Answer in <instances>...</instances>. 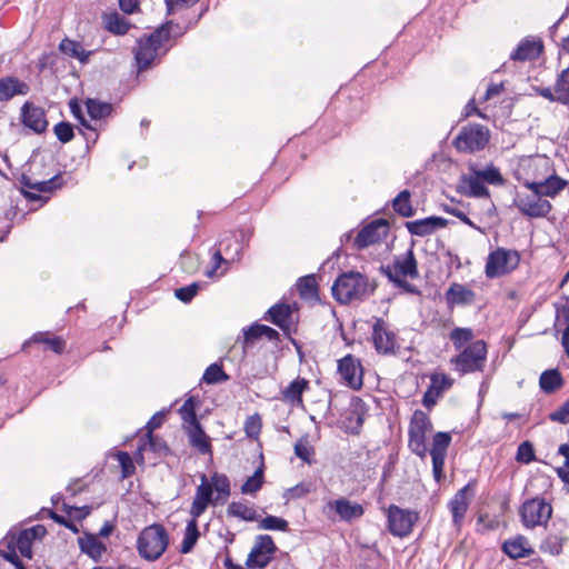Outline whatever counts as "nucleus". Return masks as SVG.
<instances>
[{"instance_id": "obj_62", "label": "nucleus", "mask_w": 569, "mask_h": 569, "mask_svg": "<svg viewBox=\"0 0 569 569\" xmlns=\"http://www.w3.org/2000/svg\"><path fill=\"white\" fill-rule=\"evenodd\" d=\"M199 0H164L167 7V14H173L186 8L192 7Z\"/></svg>"}, {"instance_id": "obj_60", "label": "nucleus", "mask_w": 569, "mask_h": 569, "mask_svg": "<svg viewBox=\"0 0 569 569\" xmlns=\"http://www.w3.org/2000/svg\"><path fill=\"white\" fill-rule=\"evenodd\" d=\"M541 551L558 556L562 550V543L557 536L548 537L540 547Z\"/></svg>"}, {"instance_id": "obj_26", "label": "nucleus", "mask_w": 569, "mask_h": 569, "mask_svg": "<svg viewBox=\"0 0 569 569\" xmlns=\"http://www.w3.org/2000/svg\"><path fill=\"white\" fill-rule=\"evenodd\" d=\"M29 90V86L16 77L0 78V102H7L18 94L24 96Z\"/></svg>"}, {"instance_id": "obj_51", "label": "nucleus", "mask_w": 569, "mask_h": 569, "mask_svg": "<svg viewBox=\"0 0 569 569\" xmlns=\"http://www.w3.org/2000/svg\"><path fill=\"white\" fill-rule=\"evenodd\" d=\"M32 539L28 536L27 532H23V530H21L17 538H16V542H14V546L12 548L18 549L19 552L21 553V556L26 557V558H31L32 557V548H31V545H32Z\"/></svg>"}, {"instance_id": "obj_25", "label": "nucleus", "mask_w": 569, "mask_h": 569, "mask_svg": "<svg viewBox=\"0 0 569 569\" xmlns=\"http://www.w3.org/2000/svg\"><path fill=\"white\" fill-rule=\"evenodd\" d=\"M449 306H470L476 301V293L461 283L453 282L446 291Z\"/></svg>"}, {"instance_id": "obj_35", "label": "nucleus", "mask_w": 569, "mask_h": 569, "mask_svg": "<svg viewBox=\"0 0 569 569\" xmlns=\"http://www.w3.org/2000/svg\"><path fill=\"white\" fill-rule=\"evenodd\" d=\"M197 519L198 518L191 517V519L187 522L183 539L180 546L181 553L191 552L200 537Z\"/></svg>"}, {"instance_id": "obj_37", "label": "nucleus", "mask_w": 569, "mask_h": 569, "mask_svg": "<svg viewBox=\"0 0 569 569\" xmlns=\"http://www.w3.org/2000/svg\"><path fill=\"white\" fill-rule=\"evenodd\" d=\"M470 171L489 184L502 186L505 183V179L500 170L493 164H489L483 169H477L475 166H470Z\"/></svg>"}, {"instance_id": "obj_30", "label": "nucleus", "mask_w": 569, "mask_h": 569, "mask_svg": "<svg viewBox=\"0 0 569 569\" xmlns=\"http://www.w3.org/2000/svg\"><path fill=\"white\" fill-rule=\"evenodd\" d=\"M21 183L23 187L28 189H32L37 192H52L62 187V177L61 174H56L52 178L44 181H36L33 182L30 178L22 176Z\"/></svg>"}, {"instance_id": "obj_29", "label": "nucleus", "mask_w": 569, "mask_h": 569, "mask_svg": "<svg viewBox=\"0 0 569 569\" xmlns=\"http://www.w3.org/2000/svg\"><path fill=\"white\" fill-rule=\"evenodd\" d=\"M526 543V538L519 536L516 539L505 541L502 545V550L512 559L526 558L533 553V550L531 548H527Z\"/></svg>"}, {"instance_id": "obj_57", "label": "nucleus", "mask_w": 569, "mask_h": 569, "mask_svg": "<svg viewBox=\"0 0 569 569\" xmlns=\"http://www.w3.org/2000/svg\"><path fill=\"white\" fill-rule=\"evenodd\" d=\"M273 557L266 553H256V556L251 557V551L248 555L246 560V566L250 569H264Z\"/></svg>"}, {"instance_id": "obj_17", "label": "nucleus", "mask_w": 569, "mask_h": 569, "mask_svg": "<svg viewBox=\"0 0 569 569\" xmlns=\"http://www.w3.org/2000/svg\"><path fill=\"white\" fill-rule=\"evenodd\" d=\"M569 181L553 174L542 181H527L523 187L530 191H537L542 197L555 198L557 197L567 186Z\"/></svg>"}, {"instance_id": "obj_22", "label": "nucleus", "mask_w": 569, "mask_h": 569, "mask_svg": "<svg viewBox=\"0 0 569 569\" xmlns=\"http://www.w3.org/2000/svg\"><path fill=\"white\" fill-rule=\"evenodd\" d=\"M448 220L442 217L431 216L428 218L409 221L406 227L410 234L418 237H426L433 233L436 230L447 227Z\"/></svg>"}, {"instance_id": "obj_39", "label": "nucleus", "mask_w": 569, "mask_h": 569, "mask_svg": "<svg viewBox=\"0 0 569 569\" xmlns=\"http://www.w3.org/2000/svg\"><path fill=\"white\" fill-rule=\"evenodd\" d=\"M87 111L92 120H101L110 116L112 104L101 102L97 99H88L86 102Z\"/></svg>"}, {"instance_id": "obj_46", "label": "nucleus", "mask_w": 569, "mask_h": 569, "mask_svg": "<svg viewBox=\"0 0 569 569\" xmlns=\"http://www.w3.org/2000/svg\"><path fill=\"white\" fill-rule=\"evenodd\" d=\"M32 341L44 343L49 349L56 353H62L66 347V341L60 337H48L43 333H37L33 336Z\"/></svg>"}, {"instance_id": "obj_64", "label": "nucleus", "mask_w": 569, "mask_h": 569, "mask_svg": "<svg viewBox=\"0 0 569 569\" xmlns=\"http://www.w3.org/2000/svg\"><path fill=\"white\" fill-rule=\"evenodd\" d=\"M551 421L560 422L563 425L569 423V399L563 402L556 411L549 416Z\"/></svg>"}, {"instance_id": "obj_18", "label": "nucleus", "mask_w": 569, "mask_h": 569, "mask_svg": "<svg viewBox=\"0 0 569 569\" xmlns=\"http://www.w3.org/2000/svg\"><path fill=\"white\" fill-rule=\"evenodd\" d=\"M21 120L27 128L31 129L36 133L44 132L48 127L44 110L40 107L33 106L30 102H26L22 106Z\"/></svg>"}, {"instance_id": "obj_5", "label": "nucleus", "mask_w": 569, "mask_h": 569, "mask_svg": "<svg viewBox=\"0 0 569 569\" xmlns=\"http://www.w3.org/2000/svg\"><path fill=\"white\" fill-rule=\"evenodd\" d=\"M520 519L527 529L546 526L552 516V507L543 498L526 500L519 510Z\"/></svg>"}, {"instance_id": "obj_56", "label": "nucleus", "mask_w": 569, "mask_h": 569, "mask_svg": "<svg viewBox=\"0 0 569 569\" xmlns=\"http://www.w3.org/2000/svg\"><path fill=\"white\" fill-rule=\"evenodd\" d=\"M53 131L58 140L62 143L70 142L74 137L73 127L69 122L62 121L57 123Z\"/></svg>"}, {"instance_id": "obj_48", "label": "nucleus", "mask_w": 569, "mask_h": 569, "mask_svg": "<svg viewBox=\"0 0 569 569\" xmlns=\"http://www.w3.org/2000/svg\"><path fill=\"white\" fill-rule=\"evenodd\" d=\"M209 481L212 485L213 491H217L218 495L223 498L230 496V481L226 475L214 472Z\"/></svg>"}, {"instance_id": "obj_19", "label": "nucleus", "mask_w": 569, "mask_h": 569, "mask_svg": "<svg viewBox=\"0 0 569 569\" xmlns=\"http://www.w3.org/2000/svg\"><path fill=\"white\" fill-rule=\"evenodd\" d=\"M470 489V485H466L461 489H459L452 499L448 502V508L452 516V523L456 529H460L465 519V516L469 508V498L468 491Z\"/></svg>"}, {"instance_id": "obj_61", "label": "nucleus", "mask_w": 569, "mask_h": 569, "mask_svg": "<svg viewBox=\"0 0 569 569\" xmlns=\"http://www.w3.org/2000/svg\"><path fill=\"white\" fill-rule=\"evenodd\" d=\"M452 380L445 373H436L431 376V387L438 391L439 395L446 389L450 388Z\"/></svg>"}, {"instance_id": "obj_20", "label": "nucleus", "mask_w": 569, "mask_h": 569, "mask_svg": "<svg viewBox=\"0 0 569 569\" xmlns=\"http://www.w3.org/2000/svg\"><path fill=\"white\" fill-rule=\"evenodd\" d=\"M293 307L284 302L273 305L266 312L263 319L279 327L284 332H289L292 325Z\"/></svg>"}, {"instance_id": "obj_40", "label": "nucleus", "mask_w": 569, "mask_h": 569, "mask_svg": "<svg viewBox=\"0 0 569 569\" xmlns=\"http://www.w3.org/2000/svg\"><path fill=\"white\" fill-rule=\"evenodd\" d=\"M264 467L263 463L249 477L241 486V492L243 495H254L258 492L264 481Z\"/></svg>"}, {"instance_id": "obj_54", "label": "nucleus", "mask_w": 569, "mask_h": 569, "mask_svg": "<svg viewBox=\"0 0 569 569\" xmlns=\"http://www.w3.org/2000/svg\"><path fill=\"white\" fill-rule=\"evenodd\" d=\"M259 528L263 530L286 531L288 529V521L276 516H267L260 521Z\"/></svg>"}, {"instance_id": "obj_36", "label": "nucleus", "mask_w": 569, "mask_h": 569, "mask_svg": "<svg viewBox=\"0 0 569 569\" xmlns=\"http://www.w3.org/2000/svg\"><path fill=\"white\" fill-rule=\"evenodd\" d=\"M227 513L229 517L239 518L244 521L258 520L256 509L242 501H232L227 508Z\"/></svg>"}, {"instance_id": "obj_23", "label": "nucleus", "mask_w": 569, "mask_h": 569, "mask_svg": "<svg viewBox=\"0 0 569 569\" xmlns=\"http://www.w3.org/2000/svg\"><path fill=\"white\" fill-rule=\"evenodd\" d=\"M329 508L335 510L340 520L350 522L363 516L365 509L358 502H352L346 498H340L328 503Z\"/></svg>"}, {"instance_id": "obj_27", "label": "nucleus", "mask_w": 569, "mask_h": 569, "mask_svg": "<svg viewBox=\"0 0 569 569\" xmlns=\"http://www.w3.org/2000/svg\"><path fill=\"white\" fill-rule=\"evenodd\" d=\"M187 433L190 445L196 448L200 453H211L212 447L209 437L206 435L200 422L188 426Z\"/></svg>"}, {"instance_id": "obj_49", "label": "nucleus", "mask_w": 569, "mask_h": 569, "mask_svg": "<svg viewBox=\"0 0 569 569\" xmlns=\"http://www.w3.org/2000/svg\"><path fill=\"white\" fill-rule=\"evenodd\" d=\"M166 448L164 442L154 437L152 433H146L144 438L141 439V443L138 447V451H147L151 450L154 452H161Z\"/></svg>"}, {"instance_id": "obj_14", "label": "nucleus", "mask_w": 569, "mask_h": 569, "mask_svg": "<svg viewBox=\"0 0 569 569\" xmlns=\"http://www.w3.org/2000/svg\"><path fill=\"white\" fill-rule=\"evenodd\" d=\"M338 373L346 385L355 390H359L363 385L362 365L360 360L352 355H347L338 360Z\"/></svg>"}, {"instance_id": "obj_52", "label": "nucleus", "mask_w": 569, "mask_h": 569, "mask_svg": "<svg viewBox=\"0 0 569 569\" xmlns=\"http://www.w3.org/2000/svg\"><path fill=\"white\" fill-rule=\"evenodd\" d=\"M180 416L182 420L188 423V426L198 423V418L196 415V405L193 398H189L184 401V403L179 409Z\"/></svg>"}, {"instance_id": "obj_12", "label": "nucleus", "mask_w": 569, "mask_h": 569, "mask_svg": "<svg viewBox=\"0 0 569 569\" xmlns=\"http://www.w3.org/2000/svg\"><path fill=\"white\" fill-rule=\"evenodd\" d=\"M389 231V224L383 219L375 220L365 226L355 237L352 247L356 250H362L369 246L382 241Z\"/></svg>"}, {"instance_id": "obj_32", "label": "nucleus", "mask_w": 569, "mask_h": 569, "mask_svg": "<svg viewBox=\"0 0 569 569\" xmlns=\"http://www.w3.org/2000/svg\"><path fill=\"white\" fill-rule=\"evenodd\" d=\"M102 20H103L104 28L109 32L117 34V36L126 34L131 27L130 22L118 12H111V13L103 14Z\"/></svg>"}, {"instance_id": "obj_31", "label": "nucleus", "mask_w": 569, "mask_h": 569, "mask_svg": "<svg viewBox=\"0 0 569 569\" xmlns=\"http://www.w3.org/2000/svg\"><path fill=\"white\" fill-rule=\"evenodd\" d=\"M59 50L70 58L78 59L81 63H87L92 54V51L84 50L80 42L69 38H64L60 42Z\"/></svg>"}, {"instance_id": "obj_59", "label": "nucleus", "mask_w": 569, "mask_h": 569, "mask_svg": "<svg viewBox=\"0 0 569 569\" xmlns=\"http://www.w3.org/2000/svg\"><path fill=\"white\" fill-rule=\"evenodd\" d=\"M199 283L198 282H193L189 286H186V287H181L179 289H176L174 291V296L176 298H178L180 301L184 302V303H188L190 302L193 297L197 295L198 290H199Z\"/></svg>"}, {"instance_id": "obj_24", "label": "nucleus", "mask_w": 569, "mask_h": 569, "mask_svg": "<svg viewBox=\"0 0 569 569\" xmlns=\"http://www.w3.org/2000/svg\"><path fill=\"white\" fill-rule=\"evenodd\" d=\"M543 49L540 40L526 38L521 40L516 50L510 54L513 61H531L539 57Z\"/></svg>"}, {"instance_id": "obj_47", "label": "nucleus", "mask_w": 569, "mask_h": 569, "mask_svg": "<svg viewBox=\"0 0 569 569\" xmlns=\"http://www.w3.org/2000/svg\"><path fill=\"white\" fill-rule=\"evenodd\" d=\"M473 338V331L470 328H455L450 332V340L456 349L462 348L467 342Z\"/></svg>"}, {"instance_id": "obj_7", "label": "nucleus", "mask_w": 569, "mask_h": 569, "mask_svg": "<svg viewBox=\"0 0 569 569\" xmlns=\"http://www.w3.org/2000/svg\"><path fill=\"white\" fill-rule=\"evenodd\" d=\"M430 429L431 421L427 413H425L422 410H416L409 425L408 446L410 450L420 458H425L427 455L428 449L426 445V436Z\"/></svg>"}, {"instance_id": "obj_33", "label": "nucleus", "mask_w": 569, "mask_h": 569, "mask_svg": "<svg viewBox=\"0 0 569 569\" xmlns=\"http://www.w3.org/2000/svg\"><path fill=\"white\" fill-rule=\"evenodd\" d=\"M308 380L297 378L282 391L283 400L297 406L302 403V393L308 388Z\"/></svg>"}, {"instance_id": "obj_34", "label": "nucleus", "mask_w": 569, "mask_h": 569, "mask_svg": "<svg viewBox=\"0 0 569 569\" xmlns=\"http://www.w3.org/2000/svg\"><path fill=\"white\" fill-rule=\"evenodd\" d=\"M78 542L81 551L94 560L101 558L102 553L106 551V546L93 535L79 538Z\"/></svg>"}, {"instance_id": "obj_10", "label": "nucleus", "mask_w": 569, "mask_h": 569, "mask_svg": "<svg viewBox=\"0 0 569 569\" xmlns=\"http://www.w3.org/2000/svg\"><path fill=\"white\" fill-rule=\"evenodd\" d=\"M519 254L517 251L498 248L489 253L486 262V276L490 279L503 276L517 267Z\"/></svg>"}, {"instance_id": "obj_11", "label": "nucleus", "mask_w": 569, "mask_h": 569, "mask_svg": "<svg viewBox=\"0 0 569 569\" xmlns=\"http://www.w3.org/2000/svg\"><path fill=\"white\" fill-rule=\"evenodd\" d=\"M381 272L390 282L402 278H418V263L413 250L409 249L405 254L396 257L392 263L382 266Z\"/></svg>"}, {"instance_id": "obj_15", "label": "nucleus", "mask_w": 569, "mask_h": 569, "mask_svg": "<svg viewBox=\"0 0 569 569\" xmlns=\"http://www.w3.org/2000/svg\"><path fill=\"white\" fill-rule=\"evenodd\" d=\"M451 442L449 432H437L432 438V447L430 450L432 460V473L436 481H440L443 473V466L447 456V450Z\"/></svg>"}, {"instance_id": "obj_58", "label": "nucleus", "mask_w": 569, "mask_h": 569, "mask_svg": "<svg viewBox=\"0 0 569 569\" xmlns=\"http://www.w3.org/2000/svg\"><path fill=\"white\" fill-rule=\"evenodd\" d=\"M117 458H118V462L121 467L122 478L130 477L136 470V467L133 465V461H132L130 455L126 451H120V452H118Z\"/></svg>"}, {"instance_id": "obj_63", "label": "nucleus", "mask_w": 569, "mask_h": 569, "mask_svg": "<svg viewBox=\"0 0 569 569\" xmlns=\"http://www.w3.org/2000/svg\"><path fill=\"white\" fill-rule=\"evenodd\" d=\"M310 491H311V487L309 483L300 482V483L289 488L286 491L284 497L287 499H299V498H302L306 495H308Z\"/></svg>"}, {"instance_id": "obj_55", "label": "nucleus", "mask_w": 569, "mask_h": 569, "mask_svg": "<svg viewBox=\"0 0 569 569\" xmlns=\"http://www.w3.org/2000/svg\"><path fill=\"white\" fill-rule=\"evenodd\" d=\"M536 459L535 449L530 441H523L518 446L516 460L522 463H530Z\"/></svg>"}, {"instance_id": "obj_13", "label": "nucleus", "mask_w": 569, "mask_h": 569, "mask_svg": "<svg viewBox=\"0 0 569 569\" xmlns=\"http://www.w3.org/2000/svg\"><path fill=\"white\" fill-rule=\"evenodd\" d=\"M371 339L375 349L380 355H392L396 352L397 338L383 319L377 318L372 326Z\"/></svg>"}, {"instance_id": "obj_43", "label": "nucleus", "mask_w": 569, "mask_h": 569, "mask_svg": "<svg viewBox=\"0 0 569 569\" xmlns=\"http://www.w3.org/2000/svg\"><path fill=\"white\" fill-rule=\"evenodd\" d=\"M392 206L395 211L405 217L409 218L413 216V209L410 203V192L408 190H402L392 201Z\"/></svg>"}, {"instance_id": "obj_42", "label": "nucleus", "mask_w": 569, "mask_h": 569, "mask_svg": "<svg viewBox=\"0 0 569 569\" xmlns=\"http://www.w3.org/2000/svg\"><path fill=\"white\" fill-rule=\"evenodd\" d=\"M276 551L277 547L271 536L260 535L256 538L254 545L251 549V557L253 558L256 553H266L273 557Z\"/></svg>"}, {"instance_id": "obj_1", "label": "nucleus", "mask_w": 569, "mask_h": 569, "mask_svg": "<svg viewBox=\"0 0 569 569\" xmlns=\"http://www.w3.org/2000/svg\"><path fill=\"white\" fill-rule=\"evenodd\" d=\"M332 296L340 303L352 300H362L375 290L366 276L358 271H348L340 274L332 284Z\"/></svg>"}, {"instance_id": "obj_6", "label": "nucleus", "mask_w": 569, "mask_h": 569, "mask_svg": "<svg viewBox=\"0 0 569 569\" xmlns=\"http://www.w3.org/2000/svg\"><path fill=\"white\" fill-rule=\"evenodd\" d=\"M489 130L481 124L462 127L453 140L455 148L460 152H476L482 150L489 142Z\"/></svg>"}, {"instance_id": "obj_4", "label": "nucleus", "mask_w": 569, "mask_h": 569, "mask_svg": "<svg viewBox=\"0 0 569 569\" xmlns=\"http://www.w3.org/2000/svg\"><path fill=\"white\" fill-rule=\"evenodd\" d=\"M487 358V346L483 340L471 342L451 360L455 370L461 375L481 371Z\"/></svg>"}, {"instance_id": "obj_41", "label": "nucleus", "mask_w": 569, "mask_h": 569, "mask_svg": "<svg viewBox=\"0 0 569 569\" xmlns=\"http://www.w3.org/2000/svg\"><path fill=\"white\" fill-rule=\"evenodd\" d=\"M556 100L557 102L569 106V67L565 69L557 79Z\"/></svg>"}, {"instance_id": "obj_50", "label": "nucleus", "mask_w": 569, "mask_h": 569, "mask_svg": "<svg viewBox=\"0 0 569 569\" xmlns=\"http://www.w3.org/2000/svg\"><path fill=\"white\" fill-rule=\"evenodd\" d=\"M261 325L253 323L248 328L243 329V341H242V349L243 352H247L248 349L252 347L254 341L262 337L261 332Z\"/></svg>"}, {"instance_id": "obj_28", "label": "nucleus", "mask_w": 569, "mask_h": 569, "mask_svg": "<svg viewBox=\"0 0 569 569\" xmlns=\"http://www.w3.org/2000/svg\"><path fill=\"white\" fill-rule=\"evenodd\" d=\"M461 182V187L463 188L466 196L472 198L490 197L488 188L483 184V181L479 179L475 173L471 172L469 176H463Z\"/></svg>"}, {"instance_id": "obj_9", "label": "nucleus", "mask_w": 569, "mask_h": 569, "mask_svg": "<svg viewBox=\"0 0 569 569\" xmlns=\"http://www.w3.org/2000/svg\"><path fill=\"white\" fill-rule=\"evenodd\" d=\"M513 203L519 212L528 218H545L552 210L550 201L537 191L517 193Z\"/></svg>"}, {"instance_id": "obj_44", "label": "nucleus", "mask_w": 569, "mask_h": 569, "mask_svg": "<svg viewBox=\"0 0 569 569\" xmlns=\"http://www.w3.org/2000/svg\"><path fill=\"white\" fill-rule=\"evenodd\" d=\"M228 379L229 376L223 371L222 366L219 363L210 365L202 376V380L208 385L223 382Z\"/></svg>"}, {"instance_id": "obj_16", "label": "nucleus", "mask_w": 569, "mask_h": 569, "mask_svg": "<svg viewBox=\"0 0 569 569\" xmlns=\"http://www.w3.org/2000/svg\"><path fill=\"white\" fill-rule=\"evenodd\" d=\"M200 480L201 482L196 489V495L190 508V515L193 518H199L212 502V485L204 473L200 476Z\"/></svg>"}, {"instance_id": "obj_8", "label": "nucleus", "mask_w": 569, "mask_h": 569, "mask_svg": "<svg viewBox=\"0 0 569 569\" xmlns=\"http://www.w3.org/2000/svg\"><path fill=\"white\" fill-rule=\"evenodd\" d=\"M388 529L395 537H407L411 533L415 523L419 519L416 511L402 509L396 505H390L387 510Z\"/></svg>"}, {"instance_id": "obj_45", "label": "nucleus", "mask_w": 569, "mask_h": 569, "mask_svg": "<svg viewBox=\"0 0 569 569\" xmlns=\"http://www.w3.org/2000/svg\"><path fill=\"white\" fill-rule=\"evenodd\" d=\"M298 291L303 298H311L317 295V281L313 274L301 277L297 283Z\"/></svg>"}, {"instance_id": "obj_2", "label": "nucleus", "mask_w": 569, "mask_h": 569, "mask_svg": "<svg viewBox=\"0 0 569 569\" xmlns=\"http://www.w3.org/2000/svg\"><path fill=\"white\" fill-rule=\"evenodd\" d=\"M172 22H166L146 38L137 41L134 49V59L139 71L151 67L163 43L170 38V27Z\"/></svg>"}, {"instance_id": "obj_21", "label": "nucleus", "mask_w": 569, "mask_h": 569, "mask_svg": "<svg viewBox=\"0 0 569 569\" xmlns=\"http://www.w3.org/2000/svg\"><path fill=\"white\" fill-rule=\"evenodd\" d=\"M367 406L362 399H352L350 408L345 418L346 430L352 435H359L365 422Z\"/></svg>"}, {"instance_id": "obj_38", "label": "nucleus", "mask_w": 569, "mask_h": 569, "mask_svg": "<svg viewBox=\"0 0 569 569\" xmlns=\"http://www.w3.org/2000/svg\"><path fill=\"white\" fill-rule=\"evenodd\" d=\"M562 377L557 369L546 370L541 373L539 386L546 393H552L562 386Z\"/></svg>"}, {"instance_id": "obj_53", "label": "nucleus", "mask_w": 569, "mask_h": 569, "mask_svg": "<svg viewBox=\"0 0 569 569\" xmlns=\"http://www.w3.org/2000/svg\"><path fill=\"white\" fill-rule=\"evenodd\" d=\"M262 427L261 417L258 413L249 416L244 421V432L247 437L257 439Z\"/></svg>"}, {"instance_id": "obj_3", "label": "nucleus", "mask_w": 569, "mask_h": 569, "mask_svg": "<svg viewBox=\"0 0 569 569\" xmlns=\"http://www.w3.org/2000/svg\"><path fill=\"white\" fill-rule=\"evenodd\" d=\"M169 545V536L166 528L160 523L146 527L139 535L137 548L139 555L148 560L159 559Z\"/></svg>"}]
</instances>
